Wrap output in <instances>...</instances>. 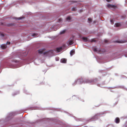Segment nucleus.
Instances as JSON below:
<instances>
[{
	"label": "nucleus",
	"instance_id": "f257e3e1",
	"mask_svg": "<svg viewBox=\"0 0 127 127\" xmlns=\"http://www.w3.org/2000/svg\"><path fill=\"white\" fill-rule=\"evenodd\" d=\"M10 44V42H7L6 44H3L1 45V46L2 49H4L6 48L7 46V45H9Z\"/></svg>",
	"mask_w": 127,
	"mask_h": 127
},
{
	"label": "nucleus",
	"instance_id": "f03ea898",
	"mask_svg": "<svg viewBox=\"0 0 127 127\" xmlns=\"http://www.w3.org/2000/svg\"><path fill=\"white\" fill-rule=\"evenodd\" d=\"M67 44L68 45H71L73 43V41L72 40L69 39L67 42Z\"/></svg>",
	"mask_w": 127,
	"mask_h": 127
},
{
	"label": "nucleus",
	"instance_id": "7ed1b4c3",
	"mask_svg": "<svg viewBox=\"0 0 127 127\" xmlns=\"http://www.w3.org/2000/svg\"><path fill=\"white\" fill-rule=\"evenodd\" d=\"M62 50V47L57 48H56V51L57 52H59L61 51Z\"/></svg>",
	"mask_w": 127,
	"mask_h": 127
},
{
	"label": "nucleus",
	"instance_id": "20e7f679",
	"mask_svg": "<svg viewBox=\"0 0 127 127\" xmlns=\"http://www.w3.org/2000/svg\"><path fill=\"white\" fill-rule=\"evenodd\" d=\"M45 50V49H41L38 50V52L39 53L41 54L44 53Z\"/></svg>",
	"mask_w": 127,
	"mask_h": 127
},
{
	"label": "nucleus",
	"instance_id": "39448f33",
	"mask_svg": "<svg viewBox=\"0 0 127 127\" xmlns=\"http://www.w3.org/2000/svg\"><path fill=\"white\" fill-rule=\"evenodd\" d=\"M67 60L65 59H62L60 61L62 63H66Z\"/></svg>",
	"mask_w": 127,
	"mask_h": 127
},
{
	"label": "nucleus",
	"instance_id": "423d86ee",
	"mask_svg": "<svg viewBox=\"0 0 127 127\" xmlns=\"http://www.w3.org/2000/svg\"><path fill=\"white\" fill-rule=\"evenodd\" d=\"M107 6L109 8H114L115 6L114 5L108 4L107 5Z\"/></svg>",
	"mask_w": 127,
	"mask_h": 127
},
{
	"label": "nucleus",
	"instance_id": "0eeeda50",
	"mask_svg": "<svg viewBox=\"0 0 127 127\" xmlns=\"http://www.w3.org/2000/svg\"><path fill=\"white\" fill-rule=\"evenodd\" d=\"M115 122L117 123H119L120 122V120L118 118H117L115 120Z\"/></svg>",
	"mask_w": 127,
	"mask_h": 127
},
{
	"label": "nucleus",
	"instance_id": "6e6552de",
	"mask_svg": "<svg viewBox=\"0 0 127 127\" xmlns=\"http://www.w3.org/2000/svg\"><path fill=\"white\" fill-rule=\"evenodd\" d=\"M75 53V51L73 50H72L70 52V55L72 56Z\"/></svg>",
	"mask_w": 127,
	"mask_h": 127
},
{
	"label": "nucleus",
	"instance_id": "1a4fd4ad",
	"mask_svg": "<svg viewBox=\"0 0 127 127\" xmlns=\"http://www.w3.org/2000/svg\"><path fill=\"white\" fill-rule=\"evenodd\" d=\"M115 26L116 27H119L121 26V24L119 23H117L115 24Z\"/></svg>",
	"mask_w": 127,
	"mask_h": 127
},
{
	"label": "nucleus",
	"instance_id": "9d476101",
	"mask_svg": "<svg viewBox=\"0 0 127 127\" xmlns=\"http://www.w3.org/2000/svg\"><path fill=\"white\" fill-rule=\"evenodd\" d=\"M65 32V30H63L61 32H60V34H64Z\"/></svg>",
	"mask_w": 127,
	"mask_h": 127
},
{
	"label": "nucleus",
	"instance_id": "9b49d317",
	"mask_svg": "<svg viewBox=\"0 0 127 127\" xmlns=\"http://www.w3.org/2000/svg\"><path fill=\"white\" fill-rule=\"evenodd\" d=\"M82 39L85 41H87V38L85 37H83Z\"/></svg>",
	"mask_w": 127,
	"mask_h": 127
},
{
	"label": "nucleus",
	"instance_id": "f8f14e48",
	"mask_svg": "<svg viewBox=\"0 0 127 127\" xmlns=\"http://www.w3.org/2000/svg\"><path fill=\"white\" fill-rule=\"evenodd\" d=\"M86 83H90L91 82L89 80L87 79H86L84 81Z\"/></svg>",
	"mask_w": 127,
	"mask_h": 127
},
{
	"label": "nucleus",
	"instance_id": "ddd939ff",
	"mask_svg": "<svg viewBox=\"0 0 127 127\" xmlns=\"http://www.w3.org/2000/svg\"><path fill=\"white\" fill-rule=\"evenodd\" d=\"M71 19V18L70 16H68L66 18V20L67 21H69Z\"/></svg>",
	"mask_w": 127,
	"mask_h": 127
},
{
	"label": "nucleus",
	"instance_id": "4468645a",
	"mask_svg": "<svg viewBox=\"0 0 127 127\" xmlns=\"http://www.w3.org/2000/svg\"><path fill=\"white\" fill-rule=\"evenodd\" d=\"M31 35L32 36H37V34L36 33H33L32 34H31Z\"/></svg>",
	"mask_w": 127,
	"mask_h": 127
},
{
	"label": "nucleus",
	"instance_id": "2eb2a0df",
	"mask_svg": "<svg viewBox=\"0 0 127 127\" xmlns=\"http://www.w3.org/2000/svg\"><path fill=\"white\" fill-rule=\"evenodd\" d=\"M88 21L89 22H91L92 21V19L91 18H89L88 19Z\"/></svg>",
	"mask_w": 127,
	"mask_h": 127
},
{
	"label": "nucleus",
	"instance_id": "dca6fc26",
	"mask_svg": "<svg viewBox=\"0 0 127 127\" xmlns=\"http://www.w3.org/2000/svg\"><path fill=\"white\" fill-rule=\"evenodd\" d=\"M59 58H56V61H58L59 60Z\"/></svg>",
	"mask_w": 127,
	"mask_h": 127
},
{
	"label": "nucleus",
	"instance_id": "f3484780",
	"mask_svg": "<svg viewBox=\"0 0 127 127\" xmlns=\"http://www.w3.org/2000/svg\"><path fill=\"white\" fill-rule=\"evenodd\" d=\"M106 0L108 2H109L111 0Z\"/></svg>",
	"mask_w": 127,
	"mask_h": 127
},
{
	"label": "nucleus",
	"instance_id": "a211bd4d",
	"mask_svg": "<svg viewBox=\"0 0 127 127\" xmlns=\"http://www.w3.org/2000/svg\"><path fill=\"white\" fill-rule=\"evenodd\" d=\"M110 22L111 23H112L113 22V20H110Z\"/></svg>",
	"mask_w": 127,
	"mask_h": 127
},
{
	"label": "nucleus",
	"instance_id": "6ab92c4d",
	"mask_svg": "<svg viewBox=\"0 0 127 127\" xmlns=\"http://www.w3.org/2000/svg\"><path fill=\"white\" fill-rule=\"evenodd\" d=\"M59 21L60 22V21H62V20L61 19H59Z\"/></svg>",
	"mask_w": 127,
	"mask_h": 127
},
{
	"label": "nucleus",
	"instance_id": "aec40b11",
	"mask_svg": "<svg viewBox=\"0 0 127 127\" xmlns=\"http://www.w3.org/2000/svg\"><path fill=\"white\" fill-rule=\"evenodd\" d=\"M80 81V80L79 79L78 80H77V82L79 83V82Z\"/></svg>",
	"mask_w": 127,
	"mask_h": 127
},
{
	"label": "nucleus",
	"instance_id": "412c9836",
	"mask_svg": "<svg viewBox=\"0 0 127 127\" xmlns=\"http://www.w3.org/2000/svg\"><path fill=\"white\" fill-rule=\"evenodd\" d=\"M125 2H126H126H127V0H126Z\"/></svg>",
	"mask_w": 127,
	"mask_h": 127
},
{
	"label": "nucleus",
	"instance_id": "4be33fe9",
	"mask_svg": "<svg viewBox=\"0 0 127 127\" xmlns=\"http://www.w3.org/2000/svg\"><path fill=\"white\" fill-rule=\"evenodd\" d=\"M19 19H21V18H19Z\"/></svg>",
	"mask_w": 127,
	"mask_h": 127
},
{
	"label": "nucleus",
	"instance_id": "5701e85b",
	"mask_svg": "<svg viewBox=\"0 0 127 127\" xmlns=\"http://www.w3.org/2000/svg\"><path fill=\"white\" fill-rule=\"evenodd\" d=\"M94 51H96V49H95V50H94Z\"/></svg>",
	"mask_w": 127,
	"mask_h": 127
},
{
	"label": "nucleus",
	"instance_id": "b1692460",
	"mask_svg": "<svg viewBox=\"0 0 127 127\" xmlns=\"http://www.w3.org/2000/svg\"><path fill=\"white\" fill-rule=\"evenodd\" d=\"M51 52H52V53H53V51H52V50H51Z\"/></svg>",
	"mask_w": 127,
	"mask_h": 127
},
{
	"label": "nucleus",
	"instance_id": "393cba45",
	"mask_svg": "<svg viewBox=\"0 0 127 127\" xmlns=\"http://www.w3.org/2000/svg\"><path fill=\"white\" fill-rule=\"evenodd\" d=\"M126 57H127V56H126Z\"/></svg>",
	"mask_w": 127,
	"mask_h": 127
}]
</instances>
